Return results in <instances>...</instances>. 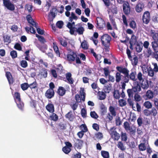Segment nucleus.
<instances>
[{
  "mask_svg": "<svg viewBox=\"0 0 158 158\" xmlns=\"http://www.w3.org/2000/svg\"><path fill=\"white\" fill-rule=\"evenodd\" d=\"M116 69L119 72L123 73L122 79L123 82L128 83L129 81V70L126 68L118 66L116 67Z\"/></svg>",
  "mask_w": 158,
  "mask_h": 158,
  "instance_id": "f257e3e1",
  "label": "nucleus"
},
{
  "mask_svg": "<svg viewBox=\"0 0 158 158\" xmlns=\"http://www.w3.org/2000/svg\"><path fill=\"white\" fill-rule=\"evenodd\" d=\"M111 37L107 34H104L101 37V41L102 45L106 50H108L110 45Z\"/></svg>",
  "mask_w": 158,
  "mask_h": 158,
  "instance_id": "f03ea898",
  "label": "nucleus"
},
{
  "mask_svg": "<svg viewBox=\"0 0 158 158\" xmlns=\"http://www.w3.org/2000/svg\"><path fill=\"white\" fill-rule=\"evenodd\" d=\"M36 36L38 38V40L43 44L42 45H39L38 48L40 50L44 52L47 49V46L44 43L46 41L44 37L40 35L37 34L36 35Z\"/></svg>",
  "mask_w": 158,
  "mask_h": 158,
  "instance_id": "7ed1b4c3",
  "label": "nucleus"
},
{
  "mask_svg": "<svg viewBox=\"0 0 158 158\" xmlns=\"http://www.w3.org/2000/svg\"><path fill=\"white\" fill-rule=\"evenodd\" d=\"M123 127L125 130L128 131L131 135H134L136 132V128L135 127L130 126L128 122L126 121L123 123Z\"/></svg>",
  "mask_w": 158,
  "mask_h": 158,
  "instance_id": "20e7f679",
  "label": "nucleus"
},
{
  "mask_svg": "<svg viewBox=\"0 0 158 158\" xmlns=\"http://www.w3.org/2000/svg\"><path fill=\"white\" fill-rule=\"evenodd\" d=\"M3 4L8 10L13 11L15 10V7L14 5L9 0H2Z\"/></svg>",
  "mask_w": 158,
  "mask_h": 158,
  "instance_id": "39448f33",
  "label": "nucleus"
},
{
  "mask_svg": "<svg viewBox=\"0 0 158 158\" xmlns=\"http://www.w3.org/2000/svg\"><path fill=\"white\" fill-rule=\"evenodd\" d=\"M150 14L148 11H145L142 17L143 23L146 24H148L150 20Z\"/></svg>",
  "mask_w": 158,
  "mask_h": 158,
  "instance_id": "423d86ee",
  "label": "nucleus"
},
{
  "mask_svg": "<svg viewBox=\"0 0 158 158\" xmlns=\"http://www.w3.org/2000/svg\"><path fill=\"white\" fill-rule=\"evenodd\" d=\"M115 129V128L114 129L113 127L111 128L110 129V134L114 140L117 141L119 139L120 135L119 134L117 133Z\"/></svg>",
  "mask_w": 158,
  "mask_h": 158,
  "instance_id": "0eeeda50",
  "label": "nucleus"
},
{
  "mask_svg": "<svg viewBox=\"0 0 158 158\" xmlns=\"http://www.w3.org/2000/svg\"><path fill=\"white\" fill-rule=\"evenodd\" d=\"M123 10L124 14L127 15L130 13L131 8L129 3L126 1L123 3Z\"/></svg>",
  "mask_w": 158,
  "mask_h": 158,
  "instance_id": "6e6552de",
  "label": "nucleus"
},
{
  "mask_svg": "<svg viewBox=\"0 0 158 158\" xmlns=\"http://www.w3.org/2000/svg\"><path fill=\"white\" fill-rule=\"evenodd\" d=\"M97 20V27L98 28L101 29H103L105 25L104 20L101 17H98Z\"/></svg>",
  "mask_w": 158,
  "mask_h": 158,
  "instance_id": "1a4fd4ad",
  "label": "nucleus"
},
{
  "mask_svg": "<svg viewBox=\"0 0 158 158\" xmlns=\"http://www.w3.org/2000/svg\"><path fill=\"white\" fill-rule=\"evenodd\" d=\"M132 89L134 92H139L141 90L140 86L138 81H136L134 82Z\"/></svg>",
  "mask_w": 158,
  "mask_h": 158,
  "instance_id": "9d476101",
  "label": "nucleus"
},
{
  "mask_svg": "<svg viewBox=\"0 0 158 158\" xmlns=\"http://www.w3.org/2000/svg\"><path fill=\"white\" fill-rule=\"evenodd\" d=\"M77 27H75L74 29H76L75 31L77 32L79 35H82L85 29L82 26L80 23H78L76 25Z\"/></svg>",
  "mask_w": 158,
  "mask_h": 158,
  "instance_id": "9b49d317",
  "label": "nucleus"
},
{
  "mask_svg": "<svg viewBox=\"0 0 158 158\" xmlns=\"http://www.w3.org/2000/svg\"><path fill=\"white\" fill-rule=\"evenodd\" d=\"M144 8L143 3L142 2H138L135 7V10L138 13L141 12Z\"/></svg>",
  "mask_w": 158,
  "mask_h": 158,
  "instance_id": "f8f14e48",
  "label": "nucleus"
},
{
  "mask_svg": "<svg viewBox=\"0 0 158 158\" xmlns=\"http://www.w3.org/2000/svg\"><path fill=\"white\" fill-rule=\"evenodd\" d=\"M77 55L76 53L73 52L72 54H68L67 56V59L69 62H72L74 61L76 58Z\"/></svg>",
  "mask_w": 158,
  "mask_h": 158,
  "instance_id": "ddd939ff",
  "label": "nucleus"
},
{
  "mask_svg": "<svg viewBox=\"0 0 158 158\" xmlns=\"http://www.w3.org/2000/svg\"><path fill=\"white\" fill-rule=\"evenodd\" d=\"M83 143L84 141L83 140L77 139L74 144L75 148L77 149H81Z\"/></svg>",
  "mask_w": 158,
  "mask_h": 158,
  "instance_id": "4468645a",
  "label": "nucleus"
},
{
  "mask_svg": "<svg viewBox=\"0 0 158 158\" xmlns=\"http://www.w3.org/2000/svg\"><path fill=\"white\" fill-rule=\"evenodd\" d=\"M55 92L54 90L48 89L45 93V96L48 99H51L54 96Z\"/></svg>",
  "mask_w": 158,
  "mask_h": 158,
  "instance_id": "2eb2a0df",
  "label": "nucleus"
},
{
  "mask_svg": "<svg viewBox=\"0 0 158 158\" xmlns=\"http://www.w3.org/2000/svg\"><path fill=\"white\" fill-rule=\"evenodd\" d=\"M26 19L28 23L30 24L31 25L34 27H36L37 23L35 22L31 16L30 15H28L26 16Z\"/></svg>",
  "mask_w": 158,
  "mask_h": 158,
  "instance_id": "dca6fc26",
  "label": "nucleus"
},
{
  "mask_svg": "<svg viewBox=\"0 0 158 158\" xmlns=\"http://www.w3.org/2000/svg\"><path fill=\"white\" fill-rule=\"evenodd\" d=\"M6 76L7 79L9 84L10 85L12 84L14 81L12 76L10 72H7L6 73Z\"/></svg>",
  "mask_w": 158,
  "mask_h": 158,
  "instance_id": "f3484780",
  "label": "nucleus"
},
{
  "mask_svg": "<svg viewBox=\"0 0 158 158\" xmlns=\"http://www.w3.org/2000/svg\"><path fill=\"white\" fill-rule=\"evenodd\" d=\"M141 87L144 89H147L149 87L148 81L147 80H144L141 83Z\"/></svg>",
  "mask_w": 158,
  "mask_h": 158,
  "instance_id": "a211bd4d",
  "label": "nucleus"
},
{
  "mask_svg": "<svg viewBox=\"0 0 158 158\" xmlns=\"http://www.w3.org/2000/svg\"><path fill=\"white\" fill-rule=\"evenodd\" d=\"M66 90L62 86H59L57 91V93L60 96H63L65 94Z\"/></svg>",
  "mask_w": 158,
  "mask_h": 158,
  "instance_id": "6ab92c4d",
  "label": "nucleus"
},
{
  "mask_svg": "<svg viewBox=\"0 0 158 158\" xmlns=\"http://www.w3.org/2000/svg\"><path fill=\"white\" fill-rule=\"evenodd\" d=\"M57 11V9L56 8H53L50 11V14L52 16V18L48 16V19L50 21H52L53 19L56 16L55 12Z\"/></svg>",
  "mask_w": 158,
  "mask_h": 158,
  "instance_id": "aec40b11",
  "label": "nucleus"
},
{
  "mask_svg": "<svg viewBox=\"0 0 158 158\" xmlns=\"http://www.w3.org/2000/svg\"><path fill=\"white\" fill-rule=\"evenodd\" d=\"M100 114L101 115L103 116L107 112V108L103 103H102L100 106Z\"/></svg>",
  "mask_w": 158,
  "mask_h": 158,
  "instance_id": "412c9836",
  "label": "nucleus"
},
{
  "mask_svg": "<svg viewBox=\"0 0 158 158\" xmlns=\"http://www.w3.org/2000/svg\"><path fill=\"white\" fill-rule=\"evenodd\" d=\"M46 108L50 113H53L54 112L55 108L54 105L52 103H48L46 106Z\"/></svg>",
  "mask_w": 158,
  "mask_h": 158,
  "instance_id": "4be33fe9",
  "label": "nucleus"
},
{
  "mask_svg": "<svg viewBox=\"0 0 158 158\" xmlns=\"http://www.w3.org/2000/svg\"><path fill=\"white\" fill-rule=\"evenodd\" d=\"M68 83L70 84H73L74 82V80L72 77V74L70 72L66 73L65 74Z\"/></svg>",
  "mask_w": 158,
  "mask_h": 158,
  "instance_id": "5701e85b",
  "label": "nucleus"
},
{
  "mask_svg": "<svg viewBox=\"0 0 158 158\" xmlns=\"http://www.w3.org/2000/svg\"><path fill=\"white\" fill-rule=\"evenodd\" d=\"M150 36L152 37L154 40H157L158 33L154 30H151L150 31Z\"/></svg>",
  "mask_w": 158,
  "mask_h": 158,
  "instance_id": "b1692460",
  "label": "nucleus"
},
{
  "mask_svg": "<svg viewBox=\"0 0 158 158\" xmlns=\"http://www.w3.org/2000/svg\"><path fill=\"white\" fill-rule=\"evenodd\" d=\"M66 26L69 29V32L70 34L72 35H73L75 32L74 29L75 28V27H73V26L70 22H69L68 23Z\"/></svg>",
  "mask_w": 158,
  "mask_h": 158,
  "instance_id": "393cba45",
  "label": "nucleus"
},
{
  "mask_svg": "<svg viewBox=\"0 0 158 158\" xmlns=\"http://www.w3.org/2000/svg\"><path fill=\"white\" fill-rule=\"evenodd\" d=\"M53 48L54 52L57 56L60 57V53L58 47L56 43H53Z\"/></svg>",
  "mask_w": 158,
  "mask_h": 158,
  "instance_id": "a878e982",
  "label": "nucleus"
},
{
  "mask_svg": "<svg viewBox=\"0 0 158 158\" xmlns=\"http://www.w3.org/2000/svg\"><path fill=\"white\" fill-rule=\"evenodd\" d=\"M114 98L116 99H118L120 97V94L119 91L118 89H114L113 92Z\"/></svg>",
  "mask_w": 158,
  "mask_h": 158,
  "instance_id": "bb28decb",
  "label": "nucleus"
},
{
  "mask_svg": "<svg viewBox=\"0 0 158 158\" xmlns=\"http://www.w3.org/2000/svg\"><path fill=\"white\" fill-rule=\"evenodd\" d=\"M65 117L71 121H73L74 119V116L71 111H70L67 113L65 115Z\"/></svg>",
  "mask_w": 158,
  "mask_h": 158,
  "instance_id": "cd10ccee",
  "label": "nucleus"
},
{
  "mask_svg": "<svg viewBox=\"0 0 158 158\" xmlns=\"http://www.w3.org/2000/svg\"><path fill=\"white\" fill-rule=\"evenodd\" d=\"M131 61L132 64L134 66H136L138 62V58L136 55H134L133 59H129Z\"/></svg>",
  "mask_w": 158,
  "mask_h": 158,
  "instance_id": "c85d7f7f",
  "label": "nucleus"
},
{
  "mask_svg": "<svg viewBox=\"0 0 158 158\" xmlns=\"http://www.w3.org/2000/svg\"><path fill=\"white\" fill-rule=\"evenodd\" d=\"M109 110L110 112V113L112 115H113L114 117H115L116 116V112L115 108L114 107L110 106L109 107Z\"/></svg>",
  "mask_w": 158,
  "mask_h": 158,
  "instance_id": "c756f323",
  "label": "nucleus"
},
{
  "mask_svg": "<svg viewBox=\"0 0 158 158\" xmlns=\"http://www.w3.org/2000/svg\"><path fill=\"white\" fill-rule=\"evenodd\" d=\"M105 6L108 8L112 4V2L114 1L115 0H102Z\"/></svg>",
  "mask_w": 158,
  "mask_h": 158,
  "instance_id": "7c9ffc66",
  "label": "nucleus"
},
{
  "mask_svg": "<svg viewBox=\"0 0 158 158\" xmlns=\"http://www.w3.org/2000/svg\"><path fill=\"white\" fill-rule=\"evenodd\" d=\"M29 87L31 90L35 89L38 90V84L36 81H34L33 83L29 84Z\"/></svg>",
  "mask_w": 158,
  "mask_h": 158,
  "instance_id": "2f4dec72",
  "label": "nucleus"
},
{
  "mask_svg": "<svg viewBox=\"0 0 158 158\" xmlns=\"http://www.w3.org/2000/svg\"><path fill=\"white\" fill-rule=\"evenodd\" d=\"M136 72H132L129 74V79L134 82L136 81L137 79L135 78Z\"/></svg>",
  "mask_w": 158,
  "mask_h": 158,
  "instance_id": "473e14b6",
  "label": "nucleus"
},
{
  "mask_svg": "<svg viewBox=\"0 0 158 158\" xmlns=\"http://www.w3.org/2000/svg\"><path fill=\"white\" fill-rule=\"evenodd\" d=\"M151 43L152 46L154 51H158V45L157 40H154Z\"/></svg>",
  "mask_w": 158,
  "mask_h": 158,
  "instance_id": "72a5a7b5",
  "label": "nucleus"
},
{
  "mask_svg": "<svg viewBox=\"0 0 158 158\" xmlns=\"http://www.w3.org/2000/svg\"><path fill=\"white\" fill-rule=\"evenodd\" d=\"M121 73L117 72L115 74V81L116 82H119L122 78V75H121Z\"/></svg>",
  "mask_w": 158,
  "mask_h": 158,
  "instance_id": "f704fd0d",
  "label": "nucleus"
},
{
  "mask_svg": "<svg viewBox=\"0 0 158 158\" xmlns=\"http://www.w3.org/2000/svg\"><path fill=\"white\" fill-rule=\"evenodd\" d=\"M117 146L118 148L122 151H124L126 149L122 141H119L118 142Z\"/></svg>",
  "mask_w": 158,
  "mask_h": 158,
  "instance_id": "c9c22d12",
  "label": "nucleus"
},
{
  "mask_svg": "<svg viewBox=\"0 0 158 158\" xmlns=\"http://www.w3.org/2000/svg\"><path fill=\"white\" fill-rule=\"evenodd\" d=\"M58 39L60 44L63 46L64 47H66L67 46V42L66 40L63 39L62 38H58Z\"/></svg>",
  "mask_w": 158,
  "mask_h": 158,
  "instance_id": "e433bc0d",
  "label": "nucleus"
},
{
  "mask_svg": "<svg viewBox=\"0 0 158 158\" xmlns=\"http://www.w3.org/2000/svg\"><path fill=\"white\" fill-rule=\"evenodd\" d=\"M146 96L148 98H152L154 97L153 92L151 90H148L146 93Z\"/></svg>",
  "mask_w": 158,
  "mask_h": 158,
  "instance_id": "4c0bfd02",
  "label": "nucleus"
},
{
  "mask_svg": "<svg viewBox=\"0 0 158 158\" xmlns=\"http://www.w3.org/2000/svg\"><path fill=\"white\" fill-rule=\"evenodd\" d=\"M50 119L54 121H56L58 119V115L54 113H52V115L49 117Z\"/></svg>",
  "mask_w": 158,
  "mask_h": 158,
  "instance_id": "58836bf2",
  "label": "nucleus"
},
{
  "mask_svg": "<svg viewBox=\"0 0 158 158\" xmlns=\"http://www.w3.org/2000/svg\"><path fill=\"white\" fill-rule=\"evenodd\" d=\"M77 19V17L76 16L74 12H72L71 13V16L69 17V21L70 22H72L73 21V19H75L76 20Z\"/></svg>",
  "mask_w": 158,
  "mask_h": 158,
  "instance_id": "ea45409f",
  "label": "nucleus"
},
{
  "mask_svg": "<svg viewBox=\"0 0 158 158\" xmlns=\"http://www.w3.org/2000/svg\"><path fill=\"white\" fill-rule=\"evenodd\" d=\"M139 151H143L146 149L145 143H141L139 145Z\"/></svg>",
  "mask_w": 158,
  "mask_h": 158,
  "instance_id": "a19ab883",
  "label": "nucleus"
},
{
  "mask_svg": "<svg viewBox=\"0 0 158 158\" xmlns=\"http://www.w3.org/2000/svg\"><path fill=\"white\" fill-rule=\"evenodd\" d=\"M100 100H104L106 98V95L105 93L102 91H99L98 93Z\"/></svg>",
  "mask_w": 158,
  "mask_h": 158,
  "instance_id": "79ce46f5",
  "label": "nucleus"
},
{
  "mask_svg": "<svg viewBox=\"0 0 158 158\" xmlns=\"http://www.w3.org/2000/svg\"><path fill=\"white\" fill-rule=\"evenodd\" d=\"M102 156L104 158H109V154L108 152L105 151H102L101 152Z\"/></svg>",
  "mask_w": 158,
  "mask_h": 158,
  "instance_id": "37998d69",
  "label": "nucleus"
},
{
  "mask_svg": "<svg viewBox=\"0 0 158 158\" xmlns=\"http://www.w3.org/2000/svg\"><path fill=\"white\" fill-rule=\"evenodd\" d=\"M15 102L18 107L20 109L22 110L24 106V103L21 100L18 101H16Z\"/></svg>",
  "mask_w": 158,
  "mask_h": 158,
  "instance_id": "c03bdc74",
  "label": "nucleus"
},
{
  "mask_svg": "<svg viewBox=\"0 0 158 158\" xmlns=\"http://www.w3.org/2000/svg\"><path fill=\"white\" fill-rule=\"evenodd\" d=\"M112 88V85L111 84H109L105 86V89L106 90L105 92L106 93H109Z\"/></svg>",
  "mask_w": 158,
  "mask_h": 158,
  "instance_id": "a18cd8bd",
  "label": "nucleus"
},
{
  "mask_svg": "<svg viewBox=\"0 0 158 158\" xmlns=\"http://www.w3.org/2000/svg\"><path fill=\"white\" fill-rule=\"evenodd\" d=\"M66 124L65 123H60L58 124L59 128L61 130H65L66 128Z\"/></svg>",
  "mask_w": 158,
  "mask_h": 158,
  "instance_id": "49530a36",
  "label": "nucleus"
},
{
  "mask_svg": "<svg viewBox=\"0 0 158 158\" xmlns=\"http://www.w3.org/2000/svg\"><path fill=\"white\" fill-rule=\"evenodd\" d=\"M4 41L5 42H7L10 43L11 42L10 36L8 35H6L4 36Z\"/></svg>",
  "mask_w": 158,
  "mask_h": 158,
  "instance_id": "de8ad7c7",
  "label": "nucleus"
},
{
  "mask_svg": "<svg viewBox=\"0 0 158 158\" xmlns=\"http://www.w3.org/2000/svg\"><path fill=\"white\" fill-rule=\"evenodd\" d=\"M121 139L123 141L126 142L127 140V137L126 134L123 132L121 133Z\"/></svg>",
  "mask_w": 158,
  "mask_h": 158,
  "instance_id": "09e8293b",
  "label": "nucleus"
},
{
  "mask_svg": "<svg viewBox=\"0 0 158 158\" xmlns=\"http://www.w3.org/2000/svg\"><path fill=\"white\" fill-rule=\"evenodd\" d=\"M29 84L27 83H24L21 85V88L23 91L27 90L29 87Z\"/></svg>",
  "mask_w": 158,
  "mask_h": 158,
  "instance_id": "8fccbe9b",
  "label": "nucleus"
},
{
  "mask_svg": "<svg viewBox=\"0 0 158 158\" xmlns=\"http://www.w3.org/2000/svg\"><path fill=\"white\" fill-rule=\"evenodd\" d=\"M14 97L15 102L16 101H18L21 100L20 94L18 92H16L15 93Z\"/></svg>",
  "mask_w": 158,
  "mask_h": 158,
  "instance_id": "3c124183",
  "label": "nucleus"
},
{
  "mask_svg": "<svg viewBox=\"0 0 158 158\" xmlns=\"http://www.w3.org/2000/svg\"><path fill=\"white\" fill-rule=\"evenodd\" d=\"M71 149L69 147L67 146H64L62 148L63 151L65 154H68L71 151Z\"/></svg>",
  "mask_w": 158,
  "mask_h": 158,
  "instance_id": "603ef678",
  "label": "nucleus"
},
{
  "mask_svg": "<svg viewBox=\"0 0 158 158\" xmlns=\"http://www.w3.org/2000/svg\"><path fill=\"white\" fill-rule=\"evenodd\" d=\"M144 106L147 108L149 109L151 108L152 107V103L149 101H146L143 104Z\"/></svg>",
  "mask_w": 158,
  "mask_h": 158,
  "instance_id": "864d4df0",
  "label": "nucleus"
},
{
  "mask_svg": "<svg viewBox=\"0 0 158 158\" xmlns=\"http://www.w3.org/2000/svg\"><path fill=\"white\" fill-rule=\"evenodd\" d=\"M81 46L84 49H87L88 46L86 41L84 40L81 44Z\"/></svg>",
  "mask_w": 158,
  "mask_h": 158,
  "instance_id": "5fc2aeb1",
  "label": "nucleus"
},
{
  "mask_svg": "<svg viewBox=\"0 0 158 158\" xmlns=\"http://www.w3.org/2000/svg\"><path fill=\"white\" fill-rule=\"evenodd\" d=\"M118 102L119 106L121 107L125 106L126 104V101L123 99L119 100Z\"/></svg>",
  "mask_w": 158,
  "mask_h": 158,
  "instance_id": "6e6d98bb",
  "label": "nucleus"
},
{
  "mask_svg": "<svg viewBox=\"0 0 158 158\" xmlns=\"http://www.w3.org/2000/svg\"><path fill=\"white\" fill-rule=\"evenodd\" d=\"M129 26L133 29H135L136 28V24L135 21L131 20L129 23Z\"/></svg>",
  "mask_w": 158,
  "mask_h": 158,
  "instance_id": "4d7b16f0",
  "label": "nucleus"
},
{
  "mask_svg": "<svg viewBox=\"0 0 158 158\" xmlns=\"http://www.w3.org/2000/svg\"><path fill=\"white\" fill-rule=\"evenodd\" d=\"M127 101L129 105L132 107L134 110H135L134 108H135V106H134L133 101L130 98H128Z\"/></svg>",
  "mask_w": 158,
  "mask_h": 158,
  "instance_id": "13d9d810",
  "label": "nucleus"
},
{
  "mask_svg": "<svg viewBox=\"0 0 158 158\" xmlns=\"http://www.w3.org/2000/svg\"><path fill=\"white\" fill-rule=\"evenodd\" d=\"M63 67L61 64H59L57 66V68H56V70L58 73H61L63 71Z\"/></svg>",
  "mask_w": 158,
  "mask_h": 158,
  "instance_id": "bf43d9fd",
  "label": "nucleus"
},
{
  "mask_svg": "<svg viewBox=\"0 0 158 158\" xmlns=\"http://www.w3.org/2000/svg\"><path fill=\"white\" fill-rule=\"evenodd\" d=\"M90 115L92 118L94 119H97L98 118V116L95 111H91Z\"/></svg>",
  "mask_w": 158,
  "mask_h": 158,
  "instance_id": "052dcab7",
  "label": "nucleus"
},
{
  "mask_svg": "<svg viewBox=\"0 0 158 158\" xmlns=\"http://www.w3.org/2000/svg\"><path fill=\"white\" fill-rule=\"evenodd\" d=\"M80 128L81 131L86 132L88 131V128L85 124H82L80 126Z\"/></svg>",
  "mask_w": 158,
  "mask_h": 158,
  "instance_id": "680f3d73",
  "label": "nucleus"
},
{
  "mask_svg": "<svg viewBox=\"0 0 158 158\" xmlns=\"http://www.w3.org/2000/svg\"><path fill=\"white\" fill-rule=\"evenodd\" d=\"M10 55L13 59L15 58L17 56V52L16 51L13 50L10 52Z\"/></svg>",
  "mask_w": 158,
  "mask_h": 158,
  "instance_id": "e2e57ef3",
  "label": "nucleus"
},
{
  "mask_svg": "<svg viewBox=\"0 0 158 158\" xmlns=\"http://www.w3.org/2000/svg\"><path fill=\"white\" fill-rule=\"evenodd\" d=\"M64 25V23L62 21H59L57 22L56 24V27L59 28H61Z\"/></svg>",
  "mask_w": 158,
  "mask_h": 158,
  "instance_id": "0e129e2a",
  "label": "nucleus"
},
{
  "mask_svg": "<svg viewBox=\"0 0 158 158\" xmlns=\"http://www.w3.org/2000/svg\"><path fill=\"white\" fill-rule=\"evenodd\" d=\"M20 65L23 68H26L28 65L27 63L25 60H22L20 61Z\"/></svg>",
  "mask_w": 158,
  "mask_h": 158,
  "instance_id": "69168bd1",
  "label": "nucleus"
},
{
  "mask_svg": "<svg viewBox=\"0 0 158 158\" xmlns=\"http://www.w3.org/2000/svg\"><path fill=\"white\" fill-rule=\"evenodd\" d=\"M134 99L136 101L138 102L141 101L142 98L139 95L136 94L134 95Z\"/></svg>",
  "mask_w": 158,
  "mask_h": 158,
  "instance_id": "338daca9",
  "label": "nucleus"
},
{
  "mask_svg": "<svg viewBox=\"0 0 158 158\" xmlns=\"http://www.w3.org/2000/svg\"><path fill=\"white\" fill-rule=\"evenodd\" d=\"M127 92L129 97V98H130L131 97H132L133 95V90L132 89H128L127 90Z\"/></svg>",
  "mask_w": 158,
  "mask_h": 158,
  "instance_id": "774afa93",
  "label": "nucleus"
}]
</instances>
